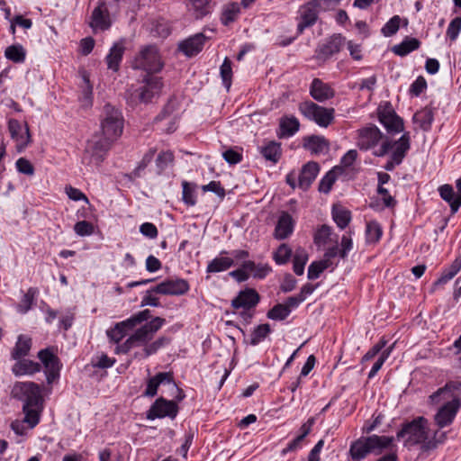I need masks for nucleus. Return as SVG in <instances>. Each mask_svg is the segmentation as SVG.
<instances>
[{
  "instance_id": "obj_1",
  "label": "nucleus",
  "mask_w": 461,
  "mask_h": 461,
  "mask_svg": "<svg viewBox=\"0 0 461 461\" xmlns=\"http://www.w3.org/2000/svg\"><path fill=\"white\" fill-rule=\"evenodd\" d=\"M379 143L380 147L373 151L374 156L384 157L392 150L389 159L384 166L387 171H393L402 162L411 147L409 133H404L398 140L392 141L375 125H368L357 131V145L361 150L375 149Z\"/></svg>"
},
{
  "instance_id": "obj_2",
  "label": "nucleus",
  "mask_w": 461,
  "mask_h": 461,
  "mask_svg": "<svg viewBox=\"0 0 461 461\" xmlns=\"http://www.w3.org/2000/svg\"><path fill=\"white\" fill-rule=\"evenodd\" d=\"M12 394L14 398L23 402L24 419L23 422L26 423L29 429H33L40 422L43 410L41 386L33 382H17L12 389Z\"/></svg>"
},
{
  "instance_id": "obj_3",
  "label": "nucleus",
  "mask_w": 461,
  "mask_h": 461,
  "mask_svg": "<svg viewBox=\"0 0 461 461\" xmlns=\"http://www.w3.org/2000/svg\"><path fill=\"white\" fill-rule=\"evenodd\" d=\"M398 439H404V445L412 447L420 445L424 450L433 449L443 442L445 434L435 431L433 435L429 429V421L424 417H418L404 424L397 432Z\"/></svg>"
},
{
  "instance_id": "obj_4",
  "label": "nucleus",
  "mask_w": 461,
  "mask_h": 461,
  "mask_svg": "<svg viewBox=\"0 0 461 461\" xmlns=\"http://www.w3.org/2000/svg\"><path fill=\"white\" fill-rule=\"evenodd\" d=\"M393 437L372 435L361 437L350 445L348 455L353 461H361L369 454H381L393 442Z\"/></svg>"
},
{
  "instance_id": "obj_5",
  "label": "nucleus",
  "mask_w": 461,
  "mask_h": 461,
  "mask_svg": "<svg viewBox=\"0 0 461 461\" xmlns=\"http://www.w3.org/2000/svg\"><path fill=\"white\" fill-rule=\"evenodd\" d=\"M165 319L155 317L149 322L145 323L137 329L122 344L116 348L117 353H127L131 348L146 345L149 342L156 332L165 324Z\"/></svg>"
},
{
  "instance_id": "obj_6",
  "label": "nucleus",
  "mask_w": 461,
  "mask_h": 461,
  "mask_svg": "<svg viewBox=\"0 0 461 461\" xmlns=\"http://www.w3.org/2000/svg\"><path fill=\"white\" fill-rule=\"evenodd\" d=\"M141 84V86L131 87L127 91L129 102L132 104L150 102L153 97L160 94L163 87L161 78L152 75H146Z\"/></svg>"
},
{
  "instance_id": "obj_7",
  "label": "nucleus",
  "mask_w": 461,
  "mask_h": 461,
  "mask_svg": "<svg viewBox=\"0 0 461 461\" xmlns=\"http://www.w3.org/2000/svg\"><path fill=\"white\" fill-rule=\"evenodd\" d=\"M123 117L122 113L110 104L104 106L101 114L102 135L110 140H116L122 133Z\"/></svg>"
},
{
  "instance_id": "obj_8",
  "label": "nucleus",
  "mask_w": 461,
  "mask_h": 461,
  "mask_svg": "<svg viewBox=\"0 0 461 461\" xmlns=\"http://www.w3.org/2000/svg\"><path fill=\"white\" fill-rule=\"evenodd\" d=\"M132 68L146 71L148 75L159 72L164 63L158 50L154 45L143 47L132 60Z\"/></svg>"
},
{
  "instance_id": "obj_9",
  "label": "nucleus",
  "mask_w": 461,
  "mask_h": 461,
  "mask_svg": "<svg viewBox=\"0 0 461 461\" xmlns=\"http://www.w3.org/2000/svg\"><path fill=\"white\" fill-rule=\"evenodd\" d=\"M299 111L305 118L313 121L321 127H328L334 120L333 108L320 106L312 101L301 103Z\"/></svg>"
},
{
  "instance_id": "obj_10",
  "label": "nucleus",
  "mask_w": 461,
  "mask_h": 461,
  "mask_svg": "<svg viewBox=\"0 0 461 461\" xmlns=\"http://www.w3.org/2000/svg\"><path fill=\"white\" fill-rule=\"evenodd\" d=\"M151 317L150 311L146 309L137 312L129 319L118 322L113 328L106 331L107 337L113 342L119 343L126 335L128 330H132L138 324L148 321Z\"/></svg>"
},
{
  "instance_id": "obj_11",
  "label": "nucleus",
  "mask_w": 461,
  "mask_h": 461,
  "mask_svg": "<svg viewBox=\"0 0 461 461\" xmlns=\"http://www.w3.org/2000/svg\"><path fill=\"white\" fill-rule=\"evenodd\" d=\"M113 140H107L102 135L94 136L87 141L86 147V155L84 159H86V156H89V163L100 164L108 151Z\"/></svg>"
},
{
  "instance_id": "obj_12",
  "label": "nucleus",
  "mask_w": 461,
  "mask_h": 461,
  "mask_svg": "<svg viewBox=\"0 0 461 461\" xmlns=\"http://www.w3.org/2000/svg\"><path fill=\"white\" fill-rule=\"evenodd\" d=\"M321 6V2L319 0H311L299 8V22L297 24L298 33H303L306 28L312 26L316 23Z\"/></svg>"
},
{
  "instance_id": "obj_13",
  "label": "nucleus",
  "mask_w": 461,
  "mask_h": 461,
  "mask_svg": "<svg viewBox=\"0 0 461 461\" xmlns=\"http://www.w3.org/2000/svg\"><path fill=\"white\" fill-rule=\"evenodd\" d=\"M378 118L388 132L398 133L403 131V121L395 113L390 104L378 108Z\"/></svg>"
},
{
  "instance_id": "obj_14",
  "label": "nucleus",
  "mask_w": 461,
  "mask_h": 461,
  "mask_svg": "<svg viewBox=\"0 0 461 461\" xmlns=\"http://www.w3.org/2000/svg\"><path fill=\"white\" fill-rule=\"evenodd\" d=\"M178 412V407L173 401H167L164 398H158L151 405L148 411L147 418L155 420L157 418H175Z\"/></svg>"
},
{
  "instance_id": "obj_15",
  "label": "nucleus",
  "mask_w": 461,
  "mask_h": 461,
  "mask_svg": "<svg viewBox=\"0 0 461 461\" xmlns=\"http://www.w3.org/2000/svg\"><path fill=\"white\" fill-rule=\"evenodd\" d=\"M189 288L190 286L186 280L177 278L168 279L157 285L154 286V291L164 295H183L189 291Z\"/></svg>"
},
{
  "instance_id": "obj_16",
  "label": "nucleus",
  "mask_w": 461,
  "mask_h": 461,
  "mask_svg": "<svg viewBox=\"0 0 461 461\" xmlns=\"http://www.w3.org/2000/svg\"><path fill=\"white\" fill-rule=\"evenodd\" d=\"M8 130L12 139L17 142L19 150L24 149L31 142V134L27 123L22 124L15 119L8 122Z\"/></svg>"
},
{
  "instance_id": "obj_17",
  "label": "nucleus",
  "mask_w": 461,
  "mask_h": 461,
  "mask_svg": "<svg viewBox=\"0 0 461 461\" xmlns=\"http://www.w3.org/2000/svg\"><path fill=\"white\" fill-rule=\"evenodd\" d=\"M38 357L44 365L48 384H51L59 375V358L48 348L41 349L38 353Z\"/></svg>"
},
{
  "instance_id": "obj_18",
  "label": "nucleus",
  "mask_w": 461,
  "mask_h": 461,
  "mask_svg": "<svg viewBox=\"0 0 461 461\" xmlns=\"http://www.w3.org/2000/svg\"><path fill=\"white\" fill-rule=\"evenodd\" d=\"M461 406L460 401H452L448 403L443 404L435 415V422L439 428H444L450 425L459 408Z\"/></svg>"
},
{
  "instance_id": "obj_19",
  "label": "nucleus",
  "mask_w": 461,
  "mask_h": 461,
  "mask_svg": "<svg viewBox=\"0 0 461 461\" xmlns=\"http://www.w3.org/2000/svg\"><path fill=\"white\" fill-rule=\"evenodd\" d=\"M111 19L105 3L102 2L93 10L90 26L95 31H105L111 27Z\"/></svg>"
},
{
  "instance_id": "obj_20",
  "label": "nucleus",
  "mask_w": 461,
  "mask_h": 461,
  "mask_svg": "<svg viewBox=\"0 0 461 461\" xmlns=\"http://www.w3.org/2000/svg\"><path fill=\"white\" fill-rule=\"evenodd\" d=\"M259 302V294L255 289L247 288L240 291L237 297L231 301V306L234 309H251Z\"/></svg>"
},
{
  "instance_id": "obj_21",
  "label": "nucleus",
  "mask_w": 461,
  "mask_h": 461,
  "mask_svg": "<svg viewBox=\"0 0 461 461\" xmlns=\"http://www.w3.org/2000/svg\"><path fill=\"white\" fill-rule=\"evenodd\" d=\"M320 171V166L317 162L310 161L303 166L298 176V187L306 191L313 183Z\"/></svg>"
},
{
  "instance_id": "obj_22",
  "label": "nucleus",
  "mask_w": 461,
  "mask_h": 461,
  "mask_svg": "<svg viewBox=\"0 0 461 461\" xmlns=\"http://www.w3.org/2000/svg\"><path fill=\"white\" fill-rule=\"evenodd\" d=\"M311 96L320 102H325L335 95L332 87L319 78H314L310 86Z\"/></svg>"
},
{
  "instance_id": "obj_23",
  "label": "nucleus",
  "mask_w": 461,
  "mask_h": 461,
  "mask_svg": "<svg viewBox=\"0 0 461 461\" xmlns=\"http://www.w3.org/2000/svg\"><path fill=\"white\" fill-rule=\"evenodd\" d=\"M205 42V36L203 33H197L183 41L178 45V49L187 57H193L198 54Z\"/></svg>"
},
{
  "instance_id": "obj_24",
  "label": "nucleus",
  "mask_w": 461,
  "mask_h": 461,
  "mask_svg": "<svg viewBox=\"0 0 461 461\" xmlns=\"http://www.w3.org/2000/svg\"><path fill=\"white\" fill-rule=\"evenodd\" d=\"M294 221L293 217L286 212H283L275 228L274 237L276 240H285L294 231Z\"/></svg>"
},
{
  "instance_id": "obj_25",
  "label": "nucleus",
  "mask_w": 461,
  "mask_h": 461,
  "mask_svg": "<svg viewBox=\"0 0 461 461\" xmlns=\"http://www.w3.org/2000/svg\"><path fill=\"white\" fill-rule=\"evenodd\" d=\"M455 386L452 384H447L429 396L431 404L448 403L452 401H460L458 395L455 393Z\"/></svg>"
},
{
  "instance_id": "obj_26",
  "label": "nucleus",
  "mask_w": 461,
  "mask_h": 461,
  "mask_svg": "<svg viewBox=\"0 0 461 461\" xmlns=\"http://www.w3.org/2000/svg\"><path fill=\"white\" fill-rule=\"evenodd\" d=\"M173 382V374L170 372H160L155 376L149 378L147 382L144 396L154 397L157 394L158 388L161 384H170Z\"/></svg>"
},
{
  "instance_id": "obj_27",
  "label": "nucleus",
  "mask_w": 461,
  "mask_h": 461,
  "mask_svg": "<svg viewBox=\"0 0 461 461\" xmlns=\"http://www.w3.org/2000/svg\"><path fill=\"white\" fill-rule=\"evenodd\" d=\"M344 41L345 38L340 34L332 36L327 43L323 44L320 48L319 58L327 59L334 54L339 52Z\"/></svg>"
},
{
  "instance_id": "obj_28",
  "label": "nucleus",
  "mask_w": 461,
  "mask_h": 461,
  "mask_svg": "<svg viewBox=\"0 0 461 461\" xmlns=\"http://www.w3.org/2000/svg\"><path fill=\"white\" fill-rule=\"evenodd\" d=\"M40 370V364L29 359H18L17 362L12 367L14 375L16 376L33 375L39 372Z\"/></svg>"
},
{
  "instance_id": "obj_29",
  "label": "nucleus",
  "mask_w": 461,
  "mask_h": 461,
  "mask_svg": "<svg viewBox=\"0 0 461 461\" xmlns=\"http://www.w3.org/2000/svg\"><path fill=\"white\" fill-rule=\"evenodd\" d=\"M125 48L122 43H114L106 56L107 67L109 69L117 71L120 67Z\"/></svg>"
},
{
  "instance_id": "obj_30",
  "label": "nucleus",
  "mask_w": 461,
  "mask_h": 461,
  "mask_svg": "<svg viewBox=\"0 0 461 461\" xmlns=\"http://www.w3.org/2000/svg\"><path fill=\"white\" fill-rule=\"evenodd\" d=\"M303 146L313 154H321L329 149V141L322 136L312 135L305 139Z\"/></svg>"
},
{
  "instance_id": "obj_31",
  "label": "nucleus",
  "mask_w": 461,
  "mask_h": 461,
  "mask_svg": "<svg viewBox=\"0 0 461 461\" xmlns=\"http://www.w3.org/2000/svg\"><path fill=\"white\" fill-rule=\"evenodd\" d=\"M32 348V339L26 335H19L14 348L12 350L11 356L14 360L21 359L26 357Z\"/></svg>"
},
{
  "instance_id": "obj_32",
  "label": "nucleus",
  "mask_w": 461,
  "mask_h": 461,
  "mask_svg": "<svg viewBox=\"0 0 461 461\" xmlns=\"http://www.w3.org/2000/svg\"><path fill=\"white\" fill-rule=\"evenodd\" d=\"M438 191L440 197L449 203L452 212H456L461 206V197L455 195L453 187L450 185H443Z\"/></svg>"
},
{
  "instance_id": "obj_33",
  "label": "nucleus",
  "mask_w": 461,
  "mask_h": 461,
  "mask_svg": "<svg viewBox=\"0 0 461 461\" xmlns=\"http://www.w3.org/2000/svg\"><path fill=\"white\" fill-rule=\"evenodd\" d=\"M314 243L318 247H323L330 243H338L337 236L334 238L332 237V229L331 227L323 224L321 225L315 232L314 237Z\"/></svg>"
},
{
  "instance_id": "obj_34",
  "label": "nucleus",
  "mask_w": 461,
  "mask_h": 461,
  "mask_svg": "<svg viewBox=\"0 0 461 461\" xmlns=\"http://www.w3.org/2000/svg\"><path fill=\"white\" fill-rule=\"evenodd\" d=\"M300 127V122L298 119L294 116H285L281 118L279 128H280V137H292L294 135Z\"/></svg>"
},
{
  "instance_id": "obj_35",
  "label": "nucleus",
  "mask_w": 461,
  "mask_h": 461,
  "mask_svg": "<svg viewBox=\"0 0 461 461\" xmlns=\"http://www.w3.org/2000/svg\"><path fill=\"white\" fill-rule=\"evenodd\" d=\"M420 46V41L418 39L407 37L401 43L394 45L392 50L395 55L404 57L411 51L419 49Z\"/></svg>"
},
{
  "instance_id": "obj_36",
  "label": "nucleus",
  "mask_w": 461,
  "mask_h": 461,
  "mask_svg": "<svg viewBox=\"0 0 461 461\" xmlns=\"http://www.w3.org/2000/svg\"><path fill=\"white\" fill-rule=\"evenodd\" d=\"M242 267L248 268L250 276L258 279L265 278L270 272L271 267L268 264H256L254 261H244Z\"/></svg>"
},
{
  "instance_id": "obj_37",
  "label": "nucleus",
  "mask_w": 461,
  "mask_h": 461,
  "mask_svg": "<svg viewBox=\"0 0 461 461\" xmlns=\"http://www.w3.org/2000/svg\"><path fill=\"white\" fill-rule=\"evenodd\" d=\"M413 122L415 124L424 131H428L433 122V112L429 107H425L418 111L413 115Z\"/></svg>"
},
{
  "instance_id": "obj_38",
  "label": "nucleus",
  "mask_w": 461,
  "mask_h": 461,
  "mask_svg": "<svg viewBox=\"0 0 461 461\" xmlns=\"http://www.w3.org/2000/svg\"><path fill=\"white\" fill-rule=\"evenodd\" d=\"M234 265V260L228 257H218L209 262L206 267L207 273H218L229 269Z\"/></svg>"
},
{
  "instance_id": "obj_39",
  "label": "nucleus",
  "mask_w": 461,
  "mask_h": 461,
  "mask_svg": "<svg viewBox=\"0 0 461 461\" xmlns=\"http://www.w3.org/2000/svg\"><path fill=\"white\" fill-rule=\"evenodd\" d=\"M261 154L267 159L273 163H276L281 157V145L276 141H269L261 148Z\"/></svg>"
},
{
  "instance_id": "obj_40",
  "label": "nucleus",
  "mask_w": 461,
  "mask_h": 461,
  "mask_svg": "<svg viewBox=\"0 0 461 461\" xmlns=\"http://www.w3.org/2000/svg\"><path fill=\"white\" fill-rule=\"evenodd\" d=\"M309 256L303 248L296 249L293 258V269L297 276H302L304 272V267L308 262Z\"/></svg>"
},
{
  "instance_id": "obj_41",
  "label": "nucleus",
  "mask_w": 461,
  "mask_h": 461,
  "mask_svg": "<svg viewBox=\"0 0 461 461\" xmlns=\"http://www.w3.org/2000/svg\"><path fill=\"white\" fill-rule=\"evenodd\" d=\"M332 218L339 228L345 229L351 220V213L340 205H334L332 208Z\"/></svg>"
},
{
  "instance_id": "obj_42",
  "label": "nucleus",
  "mask_w": 461,
  "mask_h": 461,
  "mask_svg": "<svg viewBox=\"0 0 461 461\" xmlns=\"http://www.w3.org/2000/svg\"><path fill=\"white\" fill-rule=\"evenodd\" d=\"M188 10L193 12L195 18H202L210 13V0H189Z\"/></svg>"
},
{
  "instance_id": "obj_43",
  "label": "nucleus",
  "mask_w": 461,
  "mask_h": 461,
  "mask_svg": "<svg viewBox=\"0 0 461 461\" xmlns=\"http://www.w3.org/2000/svg\"><path fill=\"white\" fill-rule=\"evenodd\" d=\"M240 13V7L238 3L231 2L224 5L221 14V22L224 25H228L234 22Z\"/></svg>"
},
{
  "instance_id": "obj_44",
  "label": "nucleus",
  "mask_w": 461,
  "mask_h": 461,
  "mask_svg": "<svg viewBox=\"0 0 461 461\" xmlns=\"http://www.w3.org/2000/svg\"><path fill=\"white\" fill-rule=\"evenodd\" d=\"M5 56L13 62L22 63L25 60L26 52L22 45H11L5 49Z\"/></svg>"
},
{
  "instance_id": "obj_45",
  "label": "nucleus",
  "mask_w": 461,
  "mask_h": 461,
  "mask_svg": "<svg viewBox=\"0 0 461 461\" xmlns=\"http://www.w3.org/2000/svg\"><path fill=\"white\" fill-rule=\"evenodd\" d=\"M337 171H340V167H335L330 170L320 181L319 191L324 194H328L337 178Z\"/></svg>"
},
{
  "instance_id": "obj_46",
  "label": "nucleus",
  "mask_w": 461,
  "mask_h": 461,
  "mask_svg": "<svg viewBox=\"0 0 461 461\" xmlns=\"http://www.w3.org/2000/svg\"><path fill=\"white\" fill-rule=\"evenodd\" d=\"M383 230L377 221H372L367 222L366 229V241L368 243H375L382 237Z\"/></svg>"
},
{
  "instance_id": "obj_47",
  "label": "nucleus",
  "mask_w": 461,
  "mask_h": 461,
  "mask_svg": "<svg viewBox=\"0 0 461 461\" xmlns=\"http://www.w3.org/2000/svg\"><path fill=\"white\" fill-rule=\"evenodd\" d=\"M330 265L331 263H328L327 260L313 261L308 268V278L311 280L318 278Z\"/></svg>"
},
{
  "instance_id": "obj_48",
  "label": "nucleus",
  "mask_w": 461,
  "mask_h": 461,
  "mask_svg": "<svg viewBox=\"0 0 461 461\" xmlns=\"http://www.w3.org/2000/svg\"><path fill=\"white\" fill-rule=\"evenodd\" d=\"M290 313V310L285 303H277L267 312V317L274 321H283L286 319Z\"/></svg>"
},
{
  "instance_id": "obj_49",
  "label": "nucleus",
  "mask_w": 461,
  "mask_h": 461,
  "mask_svg": "<svg viewBox=\"0 0 461 461\" xmlns=\"http://www.w3.org/2000/svg\"><path fill=\"white\" fill-rule=\"evenodd\" d=\"M270 330L269 324L258 325L251 333L250 344L256 346L260 343L270 333Z\"/></svg>"
},
{
  "instance_id": "obj_50",
  "label": "nucleus",
  "mask_w": 461,
  "mask_h": 461,
  "mask_svg": "<svg viewBox=\"0 0 461 461\" xmlns=\"http://www.w3.org/2000/svg\"><path fill=\"white\" fill-rule=\"evenodd\" d=\"M84 86H82L81 103L86 107L92 105L93 86L86 75L83 76Z\"/></svg>"
},
{
  "instance_id": "obj_51",
  "label": "nucleus",
  "mask_w": 461,
  "mask_h": 461,
  "mask_svg": "<svg viewBox=\"0 0 461 461\" xmlns=\"http://www.w3.org/2000/svg\"><path fill=\"white\" fill-rule=\"evenodd\" d=\"M292 256V249L287 244H281L274 253V259L277 265L287 263Z\"/></svg>"
},
{
  "instance_id": "obj_52",
  "label": "nucleus",
  "mask_w": 461,
  "mask_h": 461,
  "mask_svg": "<svg viewBox=\"0 0 461 461\" xmlns=\"http://www.w3.org/2000/svg\"><path fill=\"white\" fill-rule=\"evenodd\" d=\"M392 350H393V346H390L389 348H387L386 349H384L381 352L377 360L375 362V364L373 365V366L368 374V378H373L378 373V371L381 369V367L383 366L385 360L389 357Z\"/></svg>"
},
{
  "instance_id": "obj_53",
  "label": "nucleus",
  "mask_w": 461,
  "mask_h": 461,
  "mask_svg": "<svg viewBox=\"0 0 461 461\" xmlns=\"http://www.w3.org/2000/svg\"><path fill=\"white\" fill-rule=\"evenodd\" d=\"M221 77L224 86L229 90L231 85L232 69L231 62L228 58H225L221 66Z\"/></svg>"
},
{
  "instance_id": "obj_54",
  "label": "nucleus",
  "mask_w": 461,
  "mask_h": 461,
  "mask_svg": "<svg viewBox=\"0 0 461 461\" xmlns=\"http://www.w3.org/2000/svg\"><path fill=\"white\" fill-rule=\"evenodd\" d=\"M461 268V259H456L451 265L450 268L445 271L442 276L438 279L436 285L446 284L451 280Z\"/></svg>"
},
{
  "instance_id": "obj_55",
  "label": "nucleus",
  "mask_w": 461,
  "mask_h": 461,
  "mask_svg": "<svg viewBox=\"0 0 461 461\" xmlns=\"http://www.w3.org/2000/svg\"><path fill=\"white\" fill-rule=\"evenodd\" d=\"M400 23V16L394 15L384 25L381 32L385 37L393 36L398 32Z\"/></svg>"
},
{
  "instance_id": "obj_56",
  "label": "nucleus",
  "mask_w": 461,
  "mask_h": 461,
  "mask_svg": "<svg viewBox=\"0 0 461 461\" xmlns=\"http://www.w3.org/2000/svg\"><path fill=\"white\" fill-rule=\"evenodd\" d=\"M167 342L168 339L165 337H160L151 343L148 342L146 345H143V357H148L150 355L155 354L160 348H162Z\"/></svg>"
},
{
  "instance_id": "obj_57",
  "label": "nucleus",
  "mask_w": 461,
  "mask_h": 461,
  "mask_svg": "<svg viewBox=\"0 0 461 461\" xmlns=\"http://www.w3.org/2000/svg\"><path fill=\"white\" fill-rule=\"evenodd\" d=\"M36 292V289L29 288L23 295L21 303L18 305V311L21 313H26L32 308Z\"/></svg>"
},
{
  "instance_id": "obj_58",
  "label": "nucleus",
  "mask_w": 461,
  "mask_h": 461,
  "mask_svg": "<svg viewBox=\"0 0 461 461\" xmlns=\"http://www.w3.org/2000/svg\"><path fill=\"white\" fill-rule=\"evenodd\" d=\"M174 160V155L171 151H162L158 154L156 159V165L158 169V173H161L167 168Z\"/></svg>"
},
{
  "instance_id": "obj_59",
  "label": "nucleus",
  "mask_w": 461,
  "mask_h": 461,
  "mask_svg": "<svg viewBox=\"0 0 461 461\" xmlns=\"http://www.w3.org/2000/svg\"><path fill=\"white\" fill-rule=\"evenodd\" d=\"M183 187V201L189 206H194L196 203V198L194 191L190 186L189 183L184 181L182 183Z\"/></svg>"
},
{
  "instance_id": "obj_60",
  "label": "nucleus",
  "mask_w": 461,
  "mask_h": 461,
  "mask_svg": "<svg viewBox=\"0 0 461 461\" xmlns=\"http://www.w3.org/2000/svg\"><path fill=\"white\" fill-rule=\"evenodd\" d=\"M461 31V17L453 19L447 30V36L453 41H455Z\"/></svg>"
},
{
  "instance_id": "obj_61",
  "label": "nucleus",
  "mask_w": 461,
  "mask_h": 461,
  "mask_svg": "<svg viewBox=\"0 0 461 461\" xmlns=\"http://www.w3.org/2000/svg\"><path fill=\"white\" fill-rule=\"evenodd\" d=\"M74 230L79 236H88L94 232V226L86 221H80L75 224Z\"/></svg>"
},
{
  "instance_id": "obj_62",
  "label": "nucleus",
  "mask_w": 461,
  "mask_h": 461,
  "mask_svg": "<svg viewBox=\"0 0 461 461\" xmlns=\"http://www.w3.org/2000/svg\"><path fill=\"white\" fill-rule=\"evenodd\" d=\"M353 249L352 239L348 234H344L341 237L340 241V249H339V257L341 258H346L349 253V251Z\"/></svg>"
},
{
  "instance_id": "obj_63",
  "label": "nucleus",
  "mask_w": 461,
  "mask_h": 461,
  "mask_svg": "<svg viewBox=\"0 0 461 461\" xmlns=\"http://www.w3.org/2000/svg\"><path fill=\"white\" fill-rule=\"evenodd\" d=\"M115 359L109 357L106 354L97 356L95 359L92 360V365L98 368H108L114 365Z\"/></svg>"
},
{
  "instance_id": "obj_64",
  "label": "nucleus",
  "mask_w": 461,
  "mask_h": 461,
  "mask_svg": "<svg viewBox=\"0 0 461 461\" xmlns=\"http://www.w3.org/2000/svg\"><path fill=\"white\" fill-rule=\"evenodd\" d=\"M99 461H122L120 453L113 454L110 448H104L99 452Z\"/></svg>"
}]
</instances>
